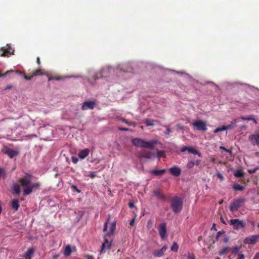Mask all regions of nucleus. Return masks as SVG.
<instances>
[{"mask_svg":"<svg viewBox=\"0 0 259 259\" xmlns=\"http://www.w3.org/2000/svg\"><path fill=\"white\" fill-rule=\"evenodd\" d=\"M157 155L158 156H164V152L163 151H158Z\"/></svg>","mask_w":259,"mask_h":259,"instance_id":"43","label":"nucleus"},{"mask_svg":"<svg viewBox=\"0 0 259 259\" xmlns=\"http://www.w3.org/2000/svg\"><path fill=\"white\" fill-rule=\"evenodd\" d=\"M110 217V215H109V217L107 219V221L105 222L104 225V228H103V231H107V228H108V224Z\"/></svg>","mask_w":259,"mask_h":259,"instance_id":"35","label":"nucleus"},{"mask_svg":"<svg viewBox=\"0 0 259 259\" xmlns=\"http://www.w3.org/2000/svg\"><path fill=\"white\" fill-rule=\"evenodd\" d=\"M183 202L181 198L175 196L171 201V207L175 213L180 212L183 209Z\"/></svg>","mask_w":259,"mask_h":259,"instance_id":"3","label":"nucleus"},{"mask_svg":"<svg viewBox=\"0 0 259 259\" xmlns=\"http://www.w3.org/2000/svg\"><path fill=\"white\" fill-rule=\"evenodd\" d=\"M239 250H240V248H239V247H237V246H235V247H233V248H232V252L234 254H237V253H238V252L239 251Z\"/></svg>","mask_w":259,"mask_h":259,"instance_id":"34","label":"nucleus"},{"mask_svg":"<svg viewBox=\"0 0 259 259\" xmlns=\"http://www.w3.org/2000/svg\"><path fill=\"white\" fill-rule=\"evenodd\" d=\"M167 248V246L164 245L162 246V248L153 251V254L154 256H155V257H161V256L164 254V253L166 251Z\"/></svg>","mask_w":259,"mask_h":259,"instance_id":"16","label":"nucleus"},{"mask_svg":"<svg viewBox=\"0 0 259 259\" xmlns=\"http://www.w3.org/2000/svg\"><path fill=\"white\" fill-rule=\"evenodd\" d=\"M224 130H226V125H223L221 127H219L218 128H215L213 132L218 133L220 132V131H224Z\"/></svg>","mask_w":259,"mask_h":259,"instance_id":"33","label":"nucleus"},{"mask_svg":"<svg viewBox=\"0 0 259 259\" xmlns=\"http://www.w3.org/2000/svg\"><path fill=\"white\" fill-rule=\"evenodd\" d=\"M220 148L222 149V150H224L225 151H227V152H230V153H231V152H232L231 150H230V149H227V148H225V147H223V146H221L220 147Z\"/></svg>","mask_w":259,"mask_h":259,"instance_id":"46","label":"nucleus"},{"mask_svg":"<svg viewBox=\"0 0 259 259\" xmlns=\"http://www.w3.org/2000/svg\"><path fill=\"white\" fill-rule=\"evenodd\" d=\"M107 233L104 237V241L102 244L100 253H103L105 251V249H110L112 246V241H109L107 238Z\"/></svg>","mask_w":259,"mask_h":259,"instance_id":"8","label":"nucleus"},{"mask_svg":"<svg viewBox=\"0 0 259 259\" xmlns=\"http://www.w3.org/2000/svg\"><path fill=\"white\" fill-rule=\"evenodd\" d=\"M119 129L122 131H127V130H128V128H119Z\"/></svg>","mask_w":259,"mask_h":259,"instance_id":"60","label":"nucleus"},{"mask_svg":"<svg viewBox=\"0 0 259 259\" xmlns=\"http://www.w3.org/2000/svg\"><path fill=\"white\" fill-rule=\"evenodd\" d=\"M135 219H133L132 220H131V221L130 223V225H132V226H133V225H134V224L135 223Z\"/></svg>","mask_w":259,"mask_h":259,"instance_id":"54","label":"nucleus"},{"mask_svg":"<svg viewBox=\"0 0 259 259\" xmlns=\"http://www.w3.org/2000/svg\"><path fill=\"white\" fill-rule=\"evenodd\" d=\"M2 151L5 154H7L11 158H13L14 156L19 154V151L13 150L12 148H8V147H4L2 149Z\"/></svg>","mask_w":259,"mask_h":259,"instance_id":"5","label":"nucleus"},{"mask_svg":"<svg viewBox=\"0 0 259 259\" xmlns=\"http://www.w3.org/2000/svg\"><path fill=\"white\" fill-rule=\"evenodd\" d=\"M52 79H57L58 80V79H60V77H58V76H49L48 77V80L50 81V80H52Z\"/></svg>","mask_w":259,"mask_h":259,"instance_id":"39","label":"nucleus"},{"mask_svg":"<svg viewBox=\"0 0 259 259\" xmlns=\"http://www.w3.org/2000/svg\"><path fill=\"white\" fill-rule=\"evenodd\" d=\"M116 228V222H112L110 225L109 227V231L107 233V235L108 236H110V235H113Z\"/></svg>","mask_w":259,"mask_h":259,"instance_id":"21","label":"nucleus"},{"mask_svg":"<svg viewBox=\"0 0 259 259\" xmlns=\"http://www.w3.org/2000/svg\"><path fill=\"white\" fill-rule=\"evenodd\" d=\"M90 153V150L88 149V148H85V149H83V150L80 151L79 152L78 155L80 158H81V159H83V158H85L86 156H88L89 154Z\"/></svg>","mask_w":259,"mask_h":259,"instance_id":"20","label":"nucleus"},{"mask_svg":"<svg viewBox=\"0 0 259 259\" xmlns=\"http://www.w3.org/2000/svg\"><path fill=\"white\" fill-rule=\"evenodd\" d=\"M170 173L175 177H179L181 174V170L179 167L173 166L171 167L169 169Z\"/></svg>","mask_w":259,"mask_h":259,"instance_id":"17","label":"nucleus"},{"mask_svg":"<svg viewBox=\"0 0 259 259\" xmlns=\"http://www.w3.org/2000/svg\"><path fill=\"white\" fill-rule=\"evenodd\" d=\"M159 234L161 238L164 239V238L167 236V230H166V224L161 223L160 224L158 228Z\"/></svg>","mask_w":259,"mask_h":259,"instance_id":"9","label":"nucleus"},{"mask_svg":"<svg viewBox=\"0 0 259 259\" xmlns=\"http://www.w3.org/2000/svg\"><path fill=\"white\" fill-rule=\"evenodd\" d=\"M72 161L74 163H77L78 162V159L77 157H75V156H73L72 157Z\"/></svg>","mask_w":259,"mask_h":259,"instance_id":"41","label":"nucleus"},{"mask_svg":"<svg viewBox=\"0 0 259 259\" xmlns=\"http://www.w3.org/2000/svg\"><path fill=\"white\" fill-rule=\"evenodd\" d=\"M166 172V170L165 169H162V170H153L152 171V174L154 175H156V176H160V175H163Z\"/></svg>","mask_w":259,"mask_h":259,"instance_id":"30","label":"nucleus"},{"mask_svg":"<svg viewBox=\"0 0 259 259\" xmlns=\"http://www.w3.org/2000/svg\"><path fill=\"white\" fill-rule=\"evenodd\" d=\"M0 51H2V53H0L1 56H9V55L13 54L14 52V49L11 47L10 45H7L6 47L2 48Z\"/></svg>","mask_w":259,"mask_h":259,"instance_id":"10","label":"nucleus"},{"mask_svg":"<svg viewBox=\"0 0 259 259\" xmlns=\"http://www.w3.org/2000/svg\"><path fill=\"white\" fill-rule=\"evenodd\" d=\"M259 237V235H252L250 237H246L243 240L244 243L246 244H254L257 241V238Z\"/></svg>","mask_w":259,"mask_h":259,"instance_id":"12","label":"nucleus"},{"mask_svg":"<svg viewBox=\"0 0 259 259\" xmlns=\"http://www.w3.org/2000/svg\"><path fill=\"white\" fill-rule=\"evenodd\" d=\"M181 151H188V152L190 153H193V154H197L199 156H202L201 153H200L199 151L197 150L196 148H193V147H186V146H185L184 147H183L182 148H181Z\"/></svg>","mask_w":259,"mask_h":259,"instance_id":"14","label":"nucleus"},{"mask_svg":"<svg viewBox=\"0 0 259 259\" xmlns=\"http://www.w3.org/2000/svg\"><path fill=\"white\" fill-rule=\"evenodd\" d=\"M12 190L16 194H19L21 192L20 185L18 184H14L12 187Z\"/></svg>","mask_w":259,"mask_h":259,"instance_id":"24","label":"nucleus"},{"mask_svg":"<svg viewBox=\"0 0 259 259\" xmlns=\"http://www.w3.org/2000/svg\"><path fill=\"white\" fill-rule=\"evenodd\" d=\"M146 126H153L154 125L153 121H150L149 119H146L145 121Z\"/></svg>","mask_w":259,"mask_h":259,"instance_id":"36","label":"nucleus"},{"mask_svg":"<svg viewBox=\"0 0 259 259\" xmlns=\"http://www.w3.org/2000/svg\"><path fill=\"white\" fill-rule=\"evenodd\" d=\"M217 176L219 177V178H220L221 180H223L224 179V177L222 175V174H221V173H218V174L217 175Z\"/></svg>","mask_w":259,"mask_h":259,"instance_id":"53","label":"nucleus"},{"mask_svg":"<svg viewBox=\"0 0 259 259\" xmlns=\"http://www.w3.org/2000/svg\"><path fill=\"white\" fill-rule=\"evenodd\" d=\"M58 257H59V254H54L53 255L52 258L53 259H56Z\"/></svg>","mask_w":259,"mask_h":259,"instance_id":"52","label":"nucleus"},{"mask_svg":"<svg viewBox=\"0 0 259 259\" xmlns=\"http://www.w3.org/2000/svg\"><path fill=\"white\" fill-rule=\"evenodd\" d=\"M140 155L141 156L143 157H145L146 158H152L153 156H155V154L154 153H152L150 151L144 150L142 151Z\"/></svg>","mask_w":259,"mask_h":259,"instance_id":"18","label":"nucleus"},{"mask_svg":"<svg viewBox=\"0 0 259 259\" xmlns=\"http://www.w3.org/2000/svg\"><path fill=\"white\" fill-rule=\"evenodd\" d=\"M195 165V162L194 161H189L187 163V167H189V168H191V167H194Z\"/></svg>","mask_w":259,"mask_h":259,"instance_id":"37","label":"nucleus"},{"mask_svg":"<svg viewBox=\"0 0 259 259\" xmlns=\"http://www.w3.org/2000/svg\"><path fill=\"white\" fill-rule=\"evenodd\" d=\"M245 201V199L244 198L237 199V200L234 201L230 206V211L233 212V211L238 210L239 208L242 206Z\"/></svg>","mask_w":259,"mask_h":259,"instance_id":"4","label":"nucleus"},{"mask_svg":"<svg viewBox=\"0 0 259 259\" xmlns=\"http://www.w3.org/2000/svg\"><path fill=\"white\" fill-rule=\"evenodd\" d=\"M24 77L25 78V79L29 80V79H31V78H33V73H32L30 75H24Z\"/></svg>","mask_w":259,"mask_h":259,"instance_id":"40","label":"nucleus"},{"mask_svg":"<svg viewBox=\"0 0 259 259\" xmlns=\"http://www.w3.org/2000/svg\"><path fill=\"white\" fill-rule=\"evenodd\" d=\"M230 224L232 225L234 229H240L245 226L243 221H240L239 219H234L230 220Z\"/></svg>","mask_w":259,"mask_h":259,"instance_id":"7","label":"nucleus"},{"mask_svg":"<svg viewBox=\"0 0 259 259\" xmlns=\"http://www.w3.org/2000/svg\"><path fill=\"white\" fill-rule=\"evenodd\" d=\"M11 206L15 210H18V207L20 206V204L18 200H13L11 203Z\"/></svg>","mask_w":259,"mask_h":259,"instance_id":"27","label":"nucleus"},{"mask_svg":"<svg viewBox=\"0 0 259 259\" xmlns=\"http://www.w3.org/2000/svg\"><path fill=\"white\" fill-rule=\"evenodd\" d=\"M201 162V160L200 159H197L195 162H194V164L196 165H199L200 163Z\"/></svg>","mask_w":259,"mask_h":259,"instance_id":"50","label":"nucleus"},{"mask_svg":"<svg viewBox=\"0 0 259 259\" xmlns=\"http://www.w3.org/2000/svg\"><path fill=\"white\" fill-rule=\"evenodd\" d=\"M229 249L230 248H229V247H226V248H223L219 251V254L222 255V254H225V253H227V251H229Z\"/></svg>","mask_w":259,"mask_h":259,"instance_id":"32","label":"nucleus"},{"mask_svg":"<svg viewBox=\"0 0 259 259\" xmlns=\"http://www.w3.org/2000/svg\"><path fill=\"white\" fill-rule=\"evenodd\" d=\"M128 205L131 208H133L135 206V204L133 203V202H130Z\"/></svg>","mask_w":259,"mask_h":259,"instance_id":"57","label":"nucleus"},{"mask_svg":"<svg viewBox=\"0 0 259 259\" xmlns=\"http://www.w3.org/2000/svg\"><path fill=\"white\" fill-rule=\"evenodd\" d=\"M238 120L239 119H237V118H236V119H233L231 122H230V123L227 125H226V130H227V129H232L234 128V127H235V126L237 125V123L238 122Z\"/></svg>","mask_w":259,"mask_h":259,"instance_id":"22","label":"nucleus"},{"mask_svg":"<svg viewBox=\"0 0 259 259\" xmlns=\"http://www.w3.org/2000/svg\"><path fill=\"white\" fill-rule=\"evenodd\" d=\"M258 257H259V254H258V253H257V254H256L254 256V259L258 258Z\"/></svg>","mask_w":259,"mask_h":259,"instance_id":"61","label":"nucleus"},{"mask_svg":"<svg viewBox=\"0 0 259 259\" xmlns=\"http://www.w3.org/2000/svg\"><path fill=\"white\" fill-rule=\"evenodd\" d=\"M34 251V248H29L27 249V250L25 253V256L26 259H30L31 257V255L32 253H33Z\"/></svg>","mask_w":259,"mask_h":259,"instance_id":"23","label":"nucleus"},{"mask_svg":"<svg viewBox=\"0 0 259 259\" xmlns=\"http://www.w3.org/2000/svg\"><path fill=\"white\" fill-rule=\"evenodd\" d=\"M10 72H13V70H8L7 72L5 73L4 74H1L0 73V76H6V75H7V74H8V73H10Z\"/></svg>","mask_w":259,"mask_h":259,"instance_id":"48","label":"nucleus"},{"mask_svg":"<svg viewBox=\"0 0 259 259\" xmlns=\"http://www.w3.org/2000/svg\"><path fill=\"white\" fill-rule=\"evenodd\" d=\"M33 77L34 76L37 75H42V74H47V73L45 72L44 70H41V69H38L37 70H34L32 72Z\"/></svg>","mask_w":259,"mask_h":259,"instance_id":"25","label":"nucleus"},{"mask_svg":"<svg viewBox=\"0 0 259 259\" xmlns=\"http://www.w3.org/2000/svg\"><path fill=\"white\" fill-rule=\"evenodd\" d=\"M5 170L2 168H0V177H2V175L4 173Z\"/></svg>","mask_w":259,"mask_h":259,"instance_id":"55","label":"nucleus"},{"mask_svg":"<svg viewBox=\"0 0 259 259\" xmlns=\"http://www.w3.org/2000/svg\"><path fill=\"white\" fill-rule=\"evenodd\" d=\"M36 61H37V63L38 64H40V59H39V57H37Z\"/></svg>","mask_w":259,"mask_h":259,"instance_id":"59","label":"nucleus"},{"mask_svg":"<svg viewBox=\"0 0 259 259\" xmlns=\"http://www.w3.org/2000/svg\"><path fill=\"white\" fill-rule=\"evenodd\" d=\"M243 258H244V254H238V259H243Z\"/></svg>","mask_w":259,"mask_h":259,"instance_id":"49","label":"nucleus"},{"mask_svg":"<svg viewBox=\"0 0 259 259\" xmlns=\"http://www.w3.org/2000/svg\"><path fill=\"white\" fill-rule=\"evenodd\" d=\"M96 103L94 101H91V100H87L84 101L82 105L81 108L83 110L88 109H94Z\"/></svg>","mask_w":259,"mask_h":259,"instance_id":"13","label":"nucleus"},{"mask_svg":"<svg viewBox=\"0 0 259 259\" xmlns=\"http://www.w3.org/2000/svg\"><path fill=\"white\" fill-rule=\"evenodd\" d=\"M255 155L256 156H259V152H256L255 153Z\"/></svg>","mask_w":259,"mask_h":259,"instance_id":"64","label":"nucleus"},{"mask_svg":"<svg viewBox=\"0 0 259 259\" xmlns=\"http://www.w3.org/2000/svg\"><path fill=\"white\" fill-rule=\"evenodd\" d=\"M87 259H94L93 256H92V255H89V254L87 256Z\"/></svg>","mask_w":259,"mask_h":259,"instance_id":"58","label":"nucleus"},{"mask_svg":"<svg viewBox=\"0 0 259 259\" xmlns=\"http://www.w3.org/2000/svg\"><path fill=\"white\" fill-rule=\"evenodd\" d=\"M192 125L196 126L198 130H203V131L207 130V124L206 122L202 121V120H197L192 122Z\"/></svg>","mask_w":259,"mask_h":259,"instance_id":"6","label":"nucleus"},{"mask_svg":"<svg viewBox=\"0 0 259 259\" xmlns=\"http://www.w3.org/2000/svg\"><path fill=\"white\" fill-rule=\"evenodd\" d=\"M132 143L138 147L153 149L155 145L157 144V141L151 140V141H149V142H147L145 140L141 139V138H133V139H132Z\"/></svg>","mask_w":259,"mask_h":259,"instance_id":"2","label":"nucleus"},{"mask_svg":"<svg viewBox=\"0 0 259 259\" xmlns=\"http://www.w3.org/2000/svg\"><path fill=\"white\" fill-rule=\"evenodd\" d=\"M187 259H196L194 254H189Z\"/></svg>","mask_w":259,"mask_h":259,"instance_id":"44","label":"nucleus"},{"mask_svg":"<svg viewBox=\"0 0 259 259\" xmlns=\"http://www.w3.org/2000/svg\"><path fill=\"white\" fill-rule=\"evenodd\" d=\"M252 120L253 121V122H254V123H255L256 124V123H257V121H256V119H255V118H253V117H252Z\"/></svg>","mask_w":259,"mask_h":259,"instance_id":"63","label":"nucleus"},{"mask_svg":"<svg viewBox=\"0 0 259 259\" xmlns=\"http://www.w3.org/2000/svg\"><path fill=\"white\" fill-rule=\"evenodd\" d=\"M220 220H221V222L223 224H226V221L224 220V218H223V217H221V218H220Z\"/></svg>","mask_w":259,"mask_h":259,"instance_id":"56","label":"nucleus"},{"mask_svg":"<svg viewBox=\"0 0 259 259\" xmlns=\"http://www.w3.org/2000/svg\"><path fill=\"white\" fill-rule=\"evenodd\" d=\"M179 246L178 244V243H177L176 242H174V243H173L172 244V245L171 246L170 249L172 251H177L179 249Z\"/></svg>","mask_w":259,"mask_h":259,"instance_id":"31","label":"nucleus"},{"mask_svg":"<svg viewBox=\"0 0 259 259\" xmlns=\"http://www.w3.org/2000/svg\"><path fill=\"white\" fill-rule=\"evenodd\" d=\"M111 70V68H104L97 72L95 75V78H102V77H107Z\"/></svg>","mask_w":259,"mask_h":259,"instance_id":"11","label":"nucleus"},{"mask_svg":"<svg viewBox=\"0 0 259 259\" xmlns=\"http://www.w3.org/2000/svg\"><path fill=\"white\" fill-rule=\"evenodd\" d=\"M166 127L167 130L165 132V134H166L167 135H169L170 133H171L170 128H169V127H167V126H166Z\"/></svg>","mask_w":259,"mask_h":259,"instance_id":"47","label":"nucleus"},{"mask_svg":"<svg viewBox=\"0 0 259 259\" xmlns=\"http://www.w3.org/2000/svg\"><path fill=\"white\" fill-rule=\"evenodd\" d=\"M241 119H242V120H252V117H241Z\"/></svg>","mask_w":259,"mask_h":259,"instance_id":"45","label":"nucleus"},{"mask_svg":"<svg viewBox=\"0 0 259 259\" xmlns=\"http://www.w3.org/2000/svg\"><path fill=\"white\" fill-rule=\"evenodd\" d=\"M12 86H11V85H8V86H7V87H6V89H10V88H12Z\"/></svg>","mask_w":259,"mask_h":259,"instance_id":"62","label":"nucleus"},{"mask_svg":"<svg viewBox=\"0 0 259 259\" xmlns=\"http://www.w3.org/2000/svg\"><path fill=\"white\" fill-rule=\"evenodd\" d=\"M248 139L252 145H259V133L250 135L248 137Z\"/></svg>","mask_w":259,"mask_h":259,"instance_id":"15","label":"nucleus"},{"mask_svg":"<svg viewBox=\"0 0 259 259\" xmlns=\"http://www.w3.org/2000/svg\"><path fill=\"white\" fill-rule=\"evenodd\" d=\"M72 252V249L70 245L66 246L65 249L64 250V254L65 255V256H69V255L71 254V253Z\"/></svg>","mask_w":259,"mask_h":259,"instance_id":"26","label":"nucleus"},{"mask_svg":"<svg viewBox=\"0 0 259 259\" xmlns=\"http://www.w3.org/2000/svg\"><path fill=\"white\" fill-rule=\"evenodd\" d=\"M32 177V175L26 173L24 177L18 180L21 187L24 188L23 191L25 195H28L33 190H36L40 187V184L38 182L31 184Z\"/></svg>","mask_w":259,"mask_h":259,"instance_id":"1","label":"nucleus"},{"mask_svg":"<svg viewBox=\"0 0 259 259\" xmlns=\"http://www.w3.org/2000/svg\"><path fill=\"white\" fill-rule=\"evenodd\" d=\"M233 189L234 190L242 191L244 189V187L242 185H240V184H235L233 185Z\"/></svg>","mask_w":259,"mask_h":259,"instance_id":"29","label":"nucleus"},{"mask_svg":"<svg viewBox=\"0 0 259 259\" xmlns=\"http://www.w3.org/2000/svg\"><path fill=\"white\" fill-rule=\"evenodd\" d=\"M257 168H258V167H255L253 169H251V170H248V172L250 174L255 173V172H256Z\"/></svg>","mask_w":259,"mask_h":259,"instance_id":"42","label":"nucleus"},{"mask_svg":"<svg viewBox=\"0 0 259 259\" xmlns=\"http://www.w3.org/2000/svg\"><path fill=\"white\" fill-rule=\"evenodd\" d=\"M223 235L222 232H217L216 235H215V239L216 240H219L221 235Z\"/></svg>","mask_w":259,"mask_h":259,"instance_id":"38","label":"nucleus"},{"mask_svg":"<svg viewBox=\"0 0 259 259\" xmlns=\"http://www.w3.org/2000/svg\"><path fill=\"white\" fill-rule=\"evenodd\" d=\"M243 170L240 169L239 170H235L234 172V176L236 177H242L244 176Z\"/></svg>","mask_w":259,"mask_h":259,"instance_id":"28","label":"nucleus"},{"mask_svg":"<svg viewBox=\"0 0 259 259\" xmlns=\"http://www.w3.org/2000/svg\"><path fill=\"white\" fill-rule=\"evenodd\" d=\"M96 176V175L95 172H91L89 175V176L92 177V178H94V177H95Z\"/></svg>","mask_w":259,"mask_h":259,"instance_id":"51","label":"nucleus"},{"mask_svg":"<svg viewBox=\"0 0 259 259\" xmlns=\"http://www.w3.org/2000/svg\"><path fill=\"white\" fill-rule=\"evenodd\" d=\"M154 194L159 199H162L163 200H166V199H167L165 195H163V193L161 192L160 190H154Z\"/></svg>","mask_w":259,"mask_h":259,"instance_id":"19","label":"nucleus"}]
</instances>
